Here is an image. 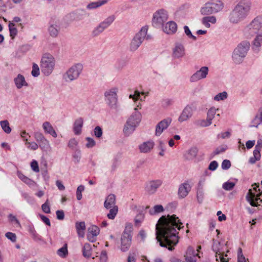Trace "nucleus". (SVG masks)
<instances>
[{
    "label": "nucleus",
    "instance_id": "obj_54",
    "mask_svg": "<svg viewBox=\"0 0 262 262\" xmlns=\"http://www.w3.org/2000/svg\"><path fill=\"white\" fill-rule=\"evenodd\" d=\"M227 147L226 145H221L217 147L212 153V156H214L221 153L224 152L227 149Z\"/></svg>",
    "mask_w": 262,
    "mask_h": 262
},
{
    "label": "nucleus",
    "instance_id": "obj_53",
    "mask_svg": "<svg viewBox=\"0 0 262 262\" xmlns=\"http://www.w3.org/2000/svg\"><path fill=\"white\" fill-rule=\"evenodd\" d=\"M228 97L227 93L225 91L220 93L214 97V100L215 101L224 100L227 99Z\"/></svg>",
    "mask_w": 262,
    "mask_h": 262
},
{
    "label": "nucleus",
    "instance_id": "obj_29",
    "mask_svg": "<svg viewBox=\"0 0 262 262\" xmlns=\"http://www.w3.org/2000/svg\"><path fill=\"white\" fill-rule=\"evenodd\" d=\"M209 2L214 13L220 12L223 9L224 4L221 0H211Z\"/></svg>",
    "mask_w": 262,
    "mask_h": 262
},
{
    "label": "nucleus",
    "instance_id": "obj_11",
    "mask_svg": "<svg viewBox=\"0 0 262 262\" xmlns=\"http://www.w3.org/2000/svg\"><path fill=\"white\" fill-rule=\"evenodd\" d=\"M82 70V67H71L63 75V79L67 82H71L79 77Z\"/></svg>",
    "mask_w": 262,
    "mask_h": 262
},
{
    "label": "nucleus",
    "instance_id": "obj_22",
    "mask_svg": "<svg viewBox=\"0 0 262 262\" xmlns=\"http://www.w3.org/2000/svg\"><path fill=\"white\" fill-rule=\"evenodd\" d=\"M163 30L167 34H173L175 33L177 30V25L174 21H170L163 27Z\"/></svg>",
    "mask_w": 262,
    "mask_h": 262
},
{
    "label": "nucleus",
    "instance_id": "obj_19",
    "mask_svg": "<svg viewBox=\"0 0 262 262\" xmlns=\"http://www.w3.org/2000/svg\"><path fill=\"white\" fill-rule=\"evenodd\" d=\"M148 206L144 207L142 206L139 210V213L136 215L135 217L134 222L135 226L139 227L141 226L142 223L143 222L145 217V210L148 209Z\"/></svg>",
    "mask_w": 262,
    "mask_h": 262
},
{
    "label": "nucleus",
    "instance_id": "obj_31",
    "mask_svg": "<svg viewBox=\"0 0 262 262\" xmlns=\"http://www.w3.org/2000/svg\"><path fill=\"white\" fill-rule=\"evenodd\" d=\"M75 228L78 236L83 237L84 235V230L85 229V224L84 222H76Z\"/></svg>",
    "mask_w": 262,
    "mask_h": 262
},
{
    "label": "nucleus",
    "instance_id": "obj_5",
    "mask_svg": "<svg viewBox=\"0 0 262 262\" xmlns=\"http://www.w3.org/2000/svg\"><path fill=\"white\" fill-rule=\"evenodd\" d=\"M250 46L249 42L244 41L235 48L232 53V59L235 64H239L243 62L249 49Z\"/></svg>",
    "mask_w": 262,
    "mask_h": 262
},
{
    "label": "nucleus",
    "instance_id": "obj_40",
    "mask_svg": "<svg viewBox=\"0 0 262 262\" xmlns=\"http://www.w3.org/2000/svg\"><path fill=\"white\" fill-rule=\"evenodd\" d=\"M8 27L10 32V35L11 38L13 39L17 34V29L15 27V24L13 22H9Z\"/></svg>",
    "mask_w": 262,
    "mask_h": 262
},
{
    "label": "nucleus",
    "instance_id": "obj_60",
    "mask_svg": "<svg viewBox=\"0 0 262 262\" xmlns=\"http://www.w3.org/2000/svg\"><path fill=\"white\" fill-rule=\"evenodd\" d=\"M29 232L31 234L32 238L37 241H40L41 240V237L39 236L37 232H36L34 228H31L29 229Z\"/></svg>",
    "mask_w": 262,
    "mask_h": 262
},
{
    "label": "nucleus",
    "instance_id": "obj_64",
    "mask_svg": "<svg viewBox=\"0 0 262 262\" xmlns=\"http://www.w3.org/2000/svg\"><path fill=\"white\" fill-rule=\"evenodd\" d=\"M102 133H103L102 129L101 127H100L99 126H96L94 129V135L97 138H99L101 137L102 136Z\"/></svg>",
    "mask_w": 262,
    "mask_h": 262
},
{
    "label": "nucleus",
    "instance_id": "obj_16",
    "mask_svg": "<svg viewBox=\"0 0 262 262\" xmlns=\"http://www.w3.org/2000/svg\"><path fill=\"white\" fill-rule=\"evenodd\" d=\"M171 121V118H167L160 121L156 126L155 135L158 137L160 136L163 131L170 125Z\"/></svg>",
    "mask_w": 262,
    "mask_h": 262
},
{
    "label": "nucleus",
    "instance_id": "obj_47",
    "mask_svg": "<svg viewBox=\"0 0 262 262\" xmlns=\"http://www.w3.org/2000/svg\"><path fill=\"white\" fill-rule=\"evenodd\" d=\"M164 211V208L161 205H155L152 209L149 211L150 214L154 215L157 213L162 212Z\"/></svg>",
    "mask_w": 262,
    "mask_h": 262
},
{
    "label": "nucleus",
    "instance_id": "obj_61",
    "mask_svg": "<svg viewBox=\"0 0 262 262\" xmlns=\"http://www.w3.org/2000/svg\"><path fill=\"white\" fill-rule=\"evenodd\" d=\"M196 197L199 203H201L203 201L204 198V192L202 188H199L196 192Z\"/></svg>",
    "mask_w": 262,
    "mask_h": 262
},
{
    "label": "nucleus",
    "instance_id": "obj_59",
    "mask_svg": "<svg viewBox=\"0 0 262 262\" xmlns=\"http://www.w3.org/2000/svg\"><path fill=\"white\" fill-rule=\"evenodd\" d=\"M41 209L42 211L46 213H50L51 212L48 199H47L46 202L41 205Z\"/></svg>",
    "mask_w": 262,
    "mask_h": 262
},
{
    "label": "nucleus",
    "instance_id": "obj_33",
    "mask_svg": "<svg viewBox=\"0 0 262 262\" xmlns=\"http://www.w3.org/2000/svg\"><path fill=\"white\" fill-rule=\"evenodd\" d=\"M108 28L104 26L101 22L97 26L92 32V35L94 37H96L102 33L105 29Z\"/></svg>",
    "mask_w": 262,
    "mask_h": 262
},
{
    "label": "nucleus",
    "instance_id": "obj_4",
    "mask_svg": "<svg viewBox=\"0 0 262 262\" xmlns=\"http://www.w3.org/2000/svg\"><path fill=\"white\" fill-rule=\"evenodd\" d=\"M262 28V15H257L246 25L243 33L246 38H251L256 35Z\"/></svg>",
    "mask_w": 262,
    "mask_h": 262
},
{
    "label": "nucleus",
    "instance_id": "obj_44",
    "mask_svg": "<svg viewBox=\"0 0 262 262\" xmlns=\"http://www.w3.org/2000/svg\"><path fill=\"white\" fill-rule=\"evenodd\" d=\"M1 126L3 130L7 134H9L11 132V128L10 127L9 123L7 120H3L0 122Z\"/></svg>",
    "mask_w": 262,
    "mask_h": 262
},
{
    "label": "nucleus",
    "instance_id": "obj_32",
    "mask_svg": "<svg viewBox=\"0 0 262 262\" xmlns=\"http://www.w3.org/2000/svg\"><path fill=\"white\" fill-rule=\"evenodd\" d=\"M83 121L81 118L77 119L74 122L73 130L75 135H79L81 132Z\"/></svg>",
    "mask_w": 262,
    "mask_h": 262
},
{
    "label": "nucleus",
    "instance_id": "obj_57",
    "mask_svg": "<svg viewBox=\"0 0 262 262\" xmlns=\"http://www.w3.org/2000/svg\"><path fill=\"white\" fill-rule=\"evenodd\" d=\"M184 30L185 33L189 38L192 39L193 40H196V36H194L192 34L190 30L189 29V27L187 26H185L184 27Z\"/></svg>",
    "mask_w": 262,
    "mask_h": 262
},
{
    "label": "nucleus",
    "instance_id": "obj_38",
    "mask_svg": "<svg viewBox=\"0 0 262 262\" xmlns=\"http://www.w3.org/2000/svg\"><path fill=\"white\" fill-rule=\"evenodd\" d=\"M82 255L84 257L90 258L92 256V247L90 244L86 243L82 248Z\"/></svg>",
    "mask_w": 262,
    "mask_h": 262
},
{
    "label": "nucleus",
    "instance_id": "obj_1",
    "mask_svg": "<svg viewBox=\"0 0 262 262\" xmlns=\"http://www.w3.org/2000/svg\"><path fill=\"white\" fill-rule=\"evenodd\" d=\"M182 224L174 214L161 217L156 225V239L160 246L172 250L179 242L178 230L183 227Z\"/></svg>",
    "mask_w": 262,
    "mask_h": 262
},
{
    "label": "nucleus",
    "instance_id": "obj_45",
    "mask_svg": "<svg viewBox=\"0 0 262 262\" xmlns=\"http://www.w3.org/2000/svg\"><path fill=\"white\" fill-rule=\"evenodd\" d=\"M195 123L197 125L201 127H207L212 124V121L207 118L206 119L197 120Z\"/></svg>",
    "mask_w": 262,
    "mask_h": 262
},
{
    "label": "nucleus",
    "instance_id": "obj_9",
    "mask_svg": "<svg viewBox=\"0 0 262 262\" xmlns=\"http://www.w3.org/2000/svg\"><path fill=\"white\" fill-rule=\"evenodd\" d=\"M117 93L118 89L115 87L107 90L104 94L106 103L112 109L118 107Z\"/></svg>",
    "mask_w": 262,
    "mask_h": 262
},
{
    "label": "nucleus",
    "instance_id": "obj_24",
    "mask_svg": "<svg viewBox=\"0 0 262 262\" xmlns=\"http://www.w3.org/2000/svg\"><path fill=\"white\" fill-rule=\"evenodd\" d=\"M55 59L49 53H45L43 55L41 59V66H54Z\"/></svg>",
    "mask_w": 262,
    "mask_h": 262
},
{
    "label": "nucleus",
    "instance_id": "obj_2",
    "mask_svg": "<svg viewBox=\"0 0 262 262\" xmlns=\"http://www.w3.org/2000/svg\"><path fill=\"white\" fill-rule=\"evenodd\" d=\"M251 0H238V3L229 13L228 20L232 24H237L249 15L251 8Z\"/></svg>",
    "mask_w": 262,
    "mask_h": 262
},
{
    "label": "nucleus",
    "instance_id": "obj_35",
    "mask_svg": "<svg viewBox=\"0 0 262 262\" xmlns=\"http://www.w3.org/2000/svg\"><path fill=\"white\" fill-rule=\"evenodd\" d=\"M210 5V2H208L201 8V13L202 15H207L214 13L212 7Z\"/></svg>",
    "mask_w": 262,
    "mask_h": 262
},
{
    "label": "nucleus",
    "instance_id": "obj_14",
    "mask_svg": "<svg viewBox=\"0 0 262 262\" xmlns=\"http://www.w3.org/2000/svg\"><path fill=\"white\" fill-rule=\"evenodd\" d=\"M186 54L184 45L180 42H176L172 49V56L174 58H180L184 57Z\"/></svg>",
    "mask_w": 262,
    "mask_h": 262
},
{
    "label": "nucleus",
    "instance_id": "obj_12",
    "mask_svg": "<svg viewBox=\"0 0 262 262\" xmlns=\"http://www.w3.org/2000/svg\"><path fill=\"white\" fill-rule=\"evenodd\" d=\"M163 180L161 179H156L148 181L145 186V191L146 193L149 195L155 193L158 189L163 184Z\"/></svg>",
    "mask_w": 262,
    "mask_h": 262
},
{
    "label": "nucleus",
    "instance_id": "obj_8",
    "mask_svg": "<svg viewBox=\"0 0 262 262\" xmlns=\"http://www.w3.org/2000/svg\"><path fill=\"white\" fill-rule=\"evenodd\" d=\"M147 27H143L140 31L134 36L129 45V50L132 52L136 51L144 41L147 32Z\"/></svg>",
    "mask_w": 262,
    "mask_h": 262
},
{
    "label": "nucleus",
    "instance_id": "obj_3",
    "mask_svg": "<svg viewBox=\"0 0 262 262\" xmlns=\"http://www.w3.org/2000/svg\"><path fill=\"white\" fill-rule=\"evenodd\" d=\"M135 112L127 119L123 127V133L125 136L132 135L136 130L141 120V114L138 111L137 107L135 108Z\"/></svg>",
    "mask_w": 262,
    "mask_h": 262
},
{
    "label": "nucleus",
    "instance_id": "obj_30",
    "mask_svg": "<svg viewBox=\"0 0 262 262\" xmlns=\"http://www.w3.org/2000/svg\"><path fill=\"white\" fill-rule=\"evenodd\" d=\"M17 176L22 181L28 185L29 187L32 188L36 186V183L34 181L24 175L21 172L19 171L17 172Z\"/></svg>",
    "mask_w": 262,
    "mask_h": 262
},
{
    "label": "nucleus",
    "instance_id": "obj_21",
    "mask_svg": "<svg viewBox=\"0 0 262 262\" xmlns=\"http://www.w3.org/2000/svg\"><path fill=\"white\" fill-rule=\"evenodd\" d=\"M155 142L154 141L150 140L146 142H144L139 146V149L142 153L149 152L154 148Z\"/></svg>",
    "mask_w": 262,
    "mask_h": 262
},
{
    "label": "nucleus",
    "instance_id": "obj_52",
    "mask_svg": "<svg viewBox=\"0 0 262 262\" xmlns=\"http://www.w3.org/2000/svg\"><path fill=\"white\" fill-rule=\"evenodd\" d=\"M34 137L38 144L46 139L42 133L38 132L34 133Z\"/></svg>",
    "mask_w": 262,
    "mask_h": 262
},
{
    "label": "nucleus",
    "instance_id": "obj_28",
    "mask_svg": "<svg viewBox=\"0 0 262 262\" xmlns=\"http://www.w3.org/2000/svg\"><path fill=\"white\" fill-rule=\"evenodd\" d=\"M42 128L46 133L51 135L54 138L57 137L56 132L49 122L46 121L43 122L42 124Z\"/></svg>",
    "mask_w": 262,
    "mask_h": 262
},
{
    "label": "nucleus",
    "instance_id": "obj_7",
    "mask_svg": "<svg viewBox=\"0 0 262 262\" xmlns=\"http://www.w3.org/2000/svg\"><path fill=\"white\" fill-rule=\"evenodd\" d=\"M132 232V225L130 223L126 224L121 238V250L123 252L127 251L131 245Z\"/></svg>",
    "mask_w": 262,
    "mask_h": 262
},
{
    "label": "nucleus",
    "instance_id": "obj_36",
    "mask_svg": "<svg viewBox=\"0 0 262 262\" xmlns=\"http://www.w3.org/2000/svg\"><path fill=\"white\" fill-rule=\"evenodd\" d=\"M216 21V17L214 16H206L203 17L202 19V23L207 28L210 27V23L214 24Z\"/></svg>",
    "mask_w": 262,
    "mask_h": 262
},
{
    "label": "nucleus",
    "instance_id": "obj_25",
    "mask_svg": "<svg viewBox=\"0 0 262 262\" xmlns=\"http://www.w3.org/2000/svg\"><path fill=\"white\" fill-rule=\"evenodd\" d=\"M262 44V33L257 34L253 41L252 49L255 53H258Z\"/></svg>",
    "mask_w": 262,
    "mask_h": 262
},
{
    "label": "nucleus",
    "instance_id": "obj_34",
    "mask_svg": "<svg viewBox=\"0 0 262 262\" xmlns=\"http://www.w3.org/2000/svg\"><path fill=\"white\" fill-rule=\"evenodd\" d=\"M108 28L104 26L101 22L97 26L92 32V35L94 37H96L102 33L105 29Z\"/></svg>",
    "mask_w": 262,
    "mask_h": 262
},
{
    "label": "nucleus",
    "instance_id": "obj_39",
    "mask_svg": "<svg viewBox=\"0 0 262 262\" xmlns=\"http://www.w3.org/2000/svg\"><path fill=\"white\" fill-rule=\"evenodd\" d=\"M38 147H39L41 150L45 151H50L51 149L50 142L47 139L39 143L38 144Z\"/></svg>",
    "mask_w": 262,
    "mask_h": 262
},
{
    "label": "nucleus",
    "instance_id": "obj_42",
    "mask_svg": "<svg viewBox=\"0 0 262 262\" xmlns=\"http://www.w3.org/2000/svg\"><path fill=\"white\" fill-rule=\"evenodd\" d=\"M105 4H106V1L92 2L88 4L86 6V8L88 9H94L102 6Z\"/></svg>",
    "mask_w": 262,
    "mask_h": 262
},
{
    "label": "nucleus",
    "instance_id": "obj_20",
    "mask_svg": "<svg viewBox=\"0 0 262 262\" xmlns=\"http://www.w3.org/2000/svg\"><path fill=\"white\" fill-rule=\"evenodd\" d=\"M99 228L95 225H92L88 228L87 237L89 241L94 242L95 237L99 234Z\"/></svg>",
    "mask_w": 262,
    "mask_h": 262
},
{
    "label": "nucleus",
    "instance_id": "obj_51",
    "mask_svg": "<svg viewBox=\"0 0 262 262\" xmlns=\"http://www.w3.org/2000/svg\"><path fill=\"white\" fill-rule=\"evenodd\" d=\"M174 101L171 98H165L163 99L161 101V104L162 107L167 108L173 104Z\"/></svg>",
    "mask_w": 262,
    "mask_h": 262
},
{
    "label": "nucleus",
    "instance_id": "obj_37",
    "mask_svg": "<svg viewBox=\"0 0 262 262\" xmlns=\"http://www.w3.org/2000/svg\"><path fill=\"white\" fill-rule=\"evenodd\" d=\"M60 30V27L56 24H51L48 28V31L50 35L52 37H56Z\"/></svg>",
    "mask_w": 262,
    "mask_h": 262
},
{
    "label": "nucleus",
    "instance_id": "obj_27",
    "mask_svg": "<svg viewBox=\"0 0 262 262\" xmlns=\"http://www.w3.org/2000/svg\"><path fill=\"white\" fill-rule=\"evenodd\" d=\"M115 206H117L116 205V196L114 194H110L105 199L104 207L106 209H109Z\"/></svg>",
    "mask_w": 262,
    "mask_h": 262
},
{
    "label": "nucleus",
    "instance_id": "obj_15",
    "mask_svg": "<svg viewBox=\"0 0 262 262\" xmlns=\"http://www.w3.org/2000/svg\"><path fill=\"white\" fill-rule=\"evenodd\" d=\"M193 111V107L191 105H187L179 117L178 121L183 122L188 120L192 116Z\"/></svg>",
    "mask_w": 262,
    "mask_h": 262
},
{
    "label": "nucleus",
    "instance_id": "obj_41",
    "mask_svg": "<svg viewBox=\"0 0 262 262\" xmlns=\"http://www.w3.org/2000/svg\"><path fill=\"white\" fill-rule=\"evenodd\" d=\"M57 254L62 258L66 257L68 254L67 244H65L62 247L59 249L57 251Z\"/></svg>",
    "mask_w": 262,
    "mask_h": 262
},
{
    "label": "nucleus",
    "instance_id": "obj_6",
    "mask_svg": "<svg viewBox=\"0 0 262 262\" xmlns=\"http://www.w3.org/2000/svg\"><path fill=\"white\" fill-rule=\"evenodd\" d=\"M252 189H250L246 195L247 201L252 206H257L262 202V195L259 188V184L252 185Z\"/></svg>",
    "mask_w": 262,
    "mask_h": 262
},
{
    "label": "nucleus",
    "instance_id": "obj_48",
    "mask_svg": "<svg viewBox=\"0 0 262 262\" xmlns=\"http://www.w3.org/2000/svg\"><path fill=\"white\" fill-rule=\"evenodd\" d=\"M115 19V16L114 15H110L108 16L106 18H105L103 21L101 23L103 24V25L106 27L108 28L112 23L114 21Z\"/></svg>",
    "mask_w": 262,
    "mask_h": 262
},
{
    "label": "nucleus",
    "instance_id": "obj_62",
    "mask_svg": "<svg viewBox=\"0 0 262 262\" xmlns=\"http://www.w3.org/2000/svg\"><path fill=\"white\" fill-rule=\"evenodd\" d=\"M158 148L160 150V151L159 153V155L161 157L164 156V152L165 151V145L162 141H160L159 142Z\"/></svg>",
    "mask_w": 262,
    "mask_h": 262
},
{
    "label": "nucleus",
    "instance_id": "obj_17",
    "mask_svg": "<svg viewBox=\"0 0 262 262\" xmlns=\"http://www.w3.org/2000/svg\"><path fill=\"white\" fill-rule=\"evenodd\" d=\"M208 72V67H202L199 70L197 71L191 76L190 80L191 82H195L201 79L205 78Z\"/></svg>",
    "mask_w": 262,
    "mask_h": 262
},
{
    "label": "nucleus",
    "instance_id": "obj_55",
    "mask_svg": "<svg viewBox=\"0 0 262 262\" xmlns=\"http://www.w3.org/2000/svg\"><path fill=\"white\" fill-rule=\"evenodd\" d=\"M53 70V67H41V71L46 76H49Z\"/></svg>",
    "mask_w": 262,
    "mask_h": 262
},
{
    "label": "nucleus",
    "instance_id": "obj_63",
    "mask_svg": "<svg viewBox=\"0 0 262 262\" xmlns=\"http://www.w3.org/2000/svg\"><path fill=\"white\" fill-rule=\"evenodd\" d=\"M235 186V184L233 182H226L223 185V188L226 190H232Z\"/></svg>",
    "mask_w": 262,
    "mask_h": 262
},
{
    "label": "nucleus",
    "instance_id": "obj_46",
    "mask_svg": "<svg viewBox=\"0 0 262 262\" xmlns=\"http://www.w3.org/2000/svg\"><path fill=\"white\" fill-rule=\"evenodd\" d=\"M260 123H262L261 118L259 114H257L252 120L250 127H257Z\"/></svg>",
    "mask_w": 262,
    "mask_h": 262
},
{
    "label": "nucleus",
    "instance_id": "obj_23",
    "mask_svg": "<svg viewBox=\"0 0 262 262\" xmlns=\"http://www.w3.org/2000/svg\"><path fill=\"white\" fill-rule=\"evenodd\" d=\"M198 153V148L196 147H192L186 151L184 155V158L186 161H191L196 157Z\"/></svg>",
    "mask_w": 262,
    "mask_h": 262
},
{
    "label": "nucleus",
    "instance_id": "obj_58",
    "mask_svg": "<svg viewBox=\"0 0 262 262\" xmlns=\"http://www.w3.org/2000/svg\"><path fill=\"white\" fill-rule=\"evenodd\" d=\"M237 261L238 262H247V259L244 256L242 249L241 248H239L238 249L237 252Z\"/></svg>",
    "mask_w": 262,
    "mask_h": 262
},
{
    "label": "nucleus",
    "instance_id": "obj_13",
    "mask_svg": "<svg viewBox=\"0 0 262 262\" xmlns=\"http://www.w3.org/2000/svg\"><path fill=\"white\" fill-rule=\"evenodd\" d=\"M168 19V14L166 11L161 9L156 12L153 15L152 24L155 27L162 25Z\"/></svg>",
    "mask_w": 262,
    "mask_h": 262
},
{
    "label": "nucleus",
    "instance_id": "obj_18",
    "mask_svg": "<svg viewBox=\"0 0 262 262\" xmlns=\"http://www.w3.org/2000/svg\"><path fill=\"white\" fill-rule=\"evenodd\" d=\"M191 187L187 182H184L180 185L178 190V196L179 198H185L190 191Z\"/></svg>",
    "mask_w": 262,
    "mask_h": 262
},
{
    "label": "nucleus",
    "instance_id": "obj_43",
    "mask_svg": "<svg viewBox=\"0 0 262 262\" xmlns=\"http://www.w3.org/2000/svg\"><path fill=\"white\" fill-rule=\"evenodd\" d=\"M109 212L107 214V217L110 220H114L118 211V206H115L109 209Z\"/></svg>",
    "mask_w": 262,
    "mask_h": 262
},
{
    "label": "nucleus",
    "instance_id": "obj_10",
    "mask_svg": "<svg viewBox=\"0 0 262 262\" xmlns=\"http://www.w3.org/2000/svg\"><path fill=\"white\" fill-rule=\"evenodd\" d=\"M224 246L221 245L220 242L214 241L212 244V250L215 253L216 260L219 262H228V260L225 258L227 256V254H224Z\"/></svg>",
    "mask_w": 262,
    "mask_h": 262
},
{
    "label": "nucleus",
    "instance_id": "obj_26",
    "mask_svg": "<svg viewBox=\"0 0 262 262\" xmlns=\"http://www.w3.org/2000/svg\"><path fill=\"white\" fill-rule=\"evenodd\" d=\"M14 82L16 87L18 89H20L23 86H28V83L26 81L25 77L20 74H18L14 79Z\"/></svg>",
    "mask_w": 262,
    "mask_h": 262
},
{
    "label": "nucleus",
    "instance_id": "obj_49",
    "mask_svg": "<svg viewBox=\"0 0 262 262\" xmlns=\"http://www.w3.org/2000/svg\"><path fill=\"white\" fill-rule=\"evenodd\" d=\"M260 153L257 152V151H253V156L249 159V162L250 163L253 164H254L256 161H258L260 159Z\"/></svg>",
    "mask_w": 262,
    "mask_h": 262
},
{
    "label": "nucleus",
    "instance_id": "obj_56",
    "mask_svg": "<svg viewBox=\"0 0 262 262\" xmlns=\"http://www.w3.org/2000/svg\"><path fill=\"white\" fill-rule=\"evenodd\" d=\"M84 190V186L83 185H81L77 187L76 190V198L78 201L81 200L82 197V192Z\"/></svg>",
    "mask_w": 262,
    "mask_h": 262
},
{
    "label": "nucleus",
    "instance_id": "obj_50",
    "mask_svg": "<svg viewBox=\"0 0 262 262\" xmlns=\"http://www.w3.org/2000/svg\"><path fill=\"white\" fill-rule=\"evenodd\" d=\"M217 111H219V108L216 109L215 107L210 108L207 112V118L212 121V119L214 118Z\"/></svg>",
    "mask_w": 262,
    "mask_h": 262
}]
</instances>
